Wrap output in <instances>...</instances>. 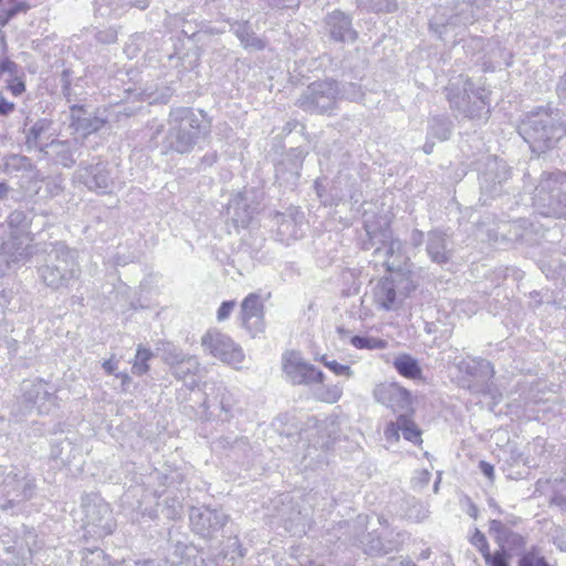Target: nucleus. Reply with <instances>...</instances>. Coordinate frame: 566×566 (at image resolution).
Listing matches in <instances>:
<instances>
[{
  "mask_svg": "<svg viewBox=\"0 0 566 566\" xmlns=\"http://www.w3.org/2000/svg\"><path fill=\"white\" fill-rule=\"evenodd\" d=\"M363 218L368 237V242H364L363 248L369 250L376 247L375 261L382 259V265L389 273L401 272L399 268L405 261L403 244L400 240L392 238L388 217L365 211Z\"/></svg>",
  "mask_w": 566,
  "mask_h": 566,
  "instance_id": "f257e3e1",
  "label": "nucleus"
},
{
  "mask_svg": "<svg viewBox=\"0 0 566 566\" xmlns=\"http://www.w3.org/2000/svg\"><path fill=\"white\" fill-rule=\"evenodd\" d=\"M46 263L38 269L41 281L52 290L66 289L81 276L77 251L64 242L50 244Z\"/></svg>",
  "mask_w": 566,
  "mask_h": 566,
  "instance_id": "f03ea898",
  "label": "nucleus"
},
{
  "mask_svg": "<svg viewBox=\"0 0 566 566\" xmlns=\"http://www.w3.org/2000/svg\"><path fill=\"white\" fill-rule=\"evenodd\" d=\"M209 134V126L193 109L178 107L169 114V129L166 146L179 154L190 153L196 144Z\"/></svg>",
  "mask_w": 566,
  "mask_h": 566,
  "instance_id": "7ed1b4c3",
  "label": "nucleus"
},
{
  "mask_svg": "<svg viewBox=\"0 0 566 566\" xmlns=\"http://www.w3.org/2000/svg\"><path fill=\"white\" fill-rule=\"evenodd\" d=\"M450 107L470 119L488 118L490 114V101L488 91L482 86H475L467 76L452 77L446 87Z\"/></svg>",
  "mask_w": 566,
  "mask_h": 566,
  "instance_id": "20e7f679",
  "label": "nucleus"
},
{
  "mask_svg": "<svg viewBox=\"0 0 566 566\" xmlns=\"http://www.w3.org/2000/svg\"><path fill=\"white\" fill-rule=\"evenodd\" d=\"M35 480L24 468L0 465V509L21 513L24 504L35 494Z\"/></svg>",
  "mask_w": 566,
  "mask_h": 566,
  "instance_id": "39448f33",
  "label": "nucleus"
},
{
  "mask_svg": "<svg viewBox=\"0 0 566 566\" xmlns=\"http://www.w3.org/2000/svg\"><path fill=\"white\" fill-rule=\"evenodd\" d=\"M340 96L338 83L334 80L317 81L311 83L298 97L296 105L307 113L324 114L332 111ZM359 87L350 83L344 88L342 97L357 99L360 97Z\"/></svg>",
  "mask_w": 566,
  "mask_h": 566,
  "instance_id": "423d86ee",
  "label": "nucleus"
},
{
  "mask_svg": "<svg viewBox=\"0 0 566 566\" xmlns=\"http://www.w3.org/2000/svg\"><path fill=\"white\" fill-rule=\"evenodd\" d=\"M489 0H457L453 13L448 17L444 12H437L430 19V28L433 30L441 40L448 41L450 32H453L455 38L459 32L458 28H465L472 24L483 13L484 8L488 6Z\"/></svg>",
  "mask_w": 566,
  "mask_h": 566,
  "instance_id": "0eeeda50",
  "label": "nucleus"
},
{
  "mask_svg": "<svg viewBox=\"0 0 566 566\" xmlns=\"http://www.w3.org/2000/svg\"><path fill=\"white\" fill-rule=\"evenodd\" d=\"M39 548L38 536L32 528L23 527L21 532L6 528L0 534V559L8 566L25 565Z\"/></svg>",
  "mask_w": 566,
  "mask_h": 566,
  "instance_id": "6e6552de",
  "label": "nucleus"
},
{
  "mask_svg": "<svg viewBox=\"0 0 566 566\" xmlns=\"http://www.w3.org/2000/svg\"><path fill=\"white\" fill-rule=\"evenodd\" d=\"M417 287L410 272H392L380 279L373 289L374 301L379 308L391 311Z\"/></svg>",
  "mask_w": 566,
  "mask_h": 566,
  "instance_id": "1a4fd4ad",
  "label": "nucleus"
},
{
  "mask_svg": "<svg viewBox=\"0 0 566 566\" xmlns=\"http://www.w3.org/2000/svg\"><path fill=\"white\" fill-rule=\"evenodd\" d=\"M566 178L564 174H551L535 189V205L541 213L566 219Z\"/></svg>",
  "mask_w": 566,
  "mask_h": 566,
  "instance_id": "9d476101",
  "label": "nucleus"
},
{
  "mask_svg": "<svg viewBox=\"0 0 566 566\" xmlns=\"http://www.w3.org/2000/svg\"><path fill=\"white\" fill-rule=\"evenodd\" d=\"M21 391L23 413H31L35 410L39 415H46L57 406L55 387L42 379L24 380L21 385Z\"/></svg>",
  "mask_w": 566,
  "mask_h": 566,
  "instance_id": "9b49d317",
  "label": "nucleus"
},
{
  "mask_svg": "<svg viewBox=\"0 0 566 566\" xmlns=\"http://www.w3.org/2000/svg\"><path fill=\"white\" fill-rule=\"evenodd\" d=\"M201 346L205 353L221 360L224 364L240 369L244 360V352L229 335L218 329H209L201 337Z\"/></svg>",
  "mask_w": 566,
  "mask_h": 566,
  "instance_id": "f8f14e48",
  "label": "nucleus"
},
{
  "mask_svg": "<svg viewBox=\"0 0 566 566\" xmlns=\"http://www.w3.org/2000/svg\"><path fill=\"white\" fill-rule=\"evenodd\" d=\"M283 373L293 385L321 384L324 374L313 365L307 364L298 352H286L282 357Z\"/></svg>",
  "mask_w": 566,
  "mask_h": 566,
  "instance_id": "ddd939ff",
  "label": "nucleus"
},
{
  "mask_svg": "<svg viewBox=\"0 0 566 566\" xmlns=\"http://www.w3.org/2000/svg\"><path fill=\"white\" fill-rule=\"evenodd\" d=\"M74 178L83 184L88 190L97 193H108L113 189L114 181L105 163L81 164L75 171Z\"/></svg>",
  "mask_w": 566,
  "mask_h": 566,
  "instance_id": "4468645a",
  "label": "nucleus"
},
{
  "mask_svg": "<svg viewBox=\"0 0 566 566\" xmlns=\"http://www.w3.org/2000/svg\"><path fill=\"white\" fill-rule=\"evenodd\" d=\"M377 402L390 408L396 413L412 411V397L410 391L397 382H382L377 385L373 391Z\"/></svg>",
  "mask_w": 566,
  "mask_h": 566,
  "instance_id": "2eb2a0df",
  "label": "nucleus"
},
{
  "mask_svg": "<svg viewBox=\"0 0 566 566\" xmlns=\"http://www.w3.org/2000/svg\"><path fill=\"white\" fill-rule=\"evenodd\" d=\"M192 531L201 537L209 538L228 522V516L220 510L192 507L189 514Z\"/></svg>",
  "mask_w": 566,
  "mask_h": 566,
  "instance_id": "dca6fc26",
  "label": "nucleus"
},
{
  "mask_svg": "<svg viewBox=\"0 0 566 566\" xmlns=\"http://www.w3.org/2000/svg\"><path fill=\"white\" fill-rule=\"evenodd\" d=\"M511 177V170L505 161L496 157L488 158L485 170L480 177L482 191L496 196L501 192L502 185Z\"/></svg>",
  "mask_w": 566,
  "mask_h": 566,
  "instance_id": "f3484780",
  "label": "nucleus"
},
{
  "mask_svg": "<svg viewBox=\"0 0 566 566\" xmlns=\"http://www.w3.org/2000/svg\"><path fill=\"white\" fill-rule=\"evenodd\" d=\"M240 318L242 326L252 337L264 331L263 303L260 295L251 293L242 301Z\"/></svg>",
  "mask_w": 566,
  "mask_h": 566,
  "instance_id": "a211bd4d",
  "label": "nucleus"
},
{
  "mask_svg": "<svg viewBox=\"0 0 566 566\" xmlns=\"http://www.w3.org/2000/svg\"><path fill=\"white\" fill-rule=\"evenodd\" d=\"M85 525L96 527L102 534L113 532L112 512L107 503L102 499L88 501L83 504Z\"/></svg>",
  "mask_w": 566,
  "mask_h": 566,
  "instance_id": "6ab92c4d",
  "label": "nucleus"
},
{
  "mask_svg": "<svg viewBox=\"0 0 566 566\" xmlns=\"http://www.w3.org/2000/svg\"><path fill=\"white\" fill-rule=\"evenodd\" d=\"M490 534L493 536L499 549H503L504 554L520 552L525 549L526 539L523 535L513 532L510 527L499 520L490 521Z\"/></svg>",
  "mask_w": 566,
  "mask_h": 566,
  "instance_id": "aec40b11",
  "label": "nucleus"
},
{
  "mask_svg": "<svg viewBox=\"0 0 566 566\" xmlns=\"http://www.w3.org/2000/svg\"><path fill=\"white\" fill-rule=\"evenodd\" d=\"M255 209L249 193L247 191L239 192L230 199L226 208V216L235 227L245 228L252 220Z\"/></svg>",
  "mask_w": 566,
  "mask_h": 566,
  "instance_id": "412c9836",
  "label": "nucleus"
},
{
  "mask_svg": "<svg viewBox=\"0 0 566 566\" xmlns=\"http://www.w3.org/2000/svg\"><path fill=\"white\" fill-rule=\"evenodd\" d=\"M325 28L329 38L336 42H354L357 32L352 27V19L339 10L329 13L325 19Z\"/></svg>",
  "mask_w": 566,
  "mask_h": 566,
  "instance_id": "4be33fe9",
  "label": "nucleus"
},
{
  "mask_svg": "<svg viewBox=\"0 0 566 566\" xmlns=\"http://www.w3.org/2000/svg\"><path fill=\"white\" fill-rule=\"evenodd\" d=\"M304 155L295 148L286 154L285 158L276 166L275 175L280 185L295 186L303 165Z\"/></svg>",
  "mask_w": 566,
  "mask_h": 566,
  "instance_id": "5701e85b",
  "label": "nucleus"
},
{
  "mask_svg": "<svg viewBox=\"0 0 566 566\" xmlns=\"http://www.w3.org/2000/svg\"><path fill=\"white\" fill-rule=\"evenodd\" d=\"M78 144L76 140H57L53 139L45 145L43 150L45 155L54 158V160L63 167L70 168L76 161V151Z\"/></svg>",
  "mask_w": 566,
  "mask_h": 566,
  "instance_id": "b1692460",
  "label": "nucleus"
},
{
  "mask_svg": "<svg viewBox=\"0 0 566 566\" xmlns=\"http://www.w3.org/2000/svg\"><path fill=\"white\" fill-rule=\"evenodd\" d=\"M426 250L430 260L438 264L447 263L452 255L446 233L440 230H432L428 233Z\"/></svg>",
  "mask_w": 566,
  "mask_h": 566,
  "instance_id": "393cba45",
  "label": "nucleus"
},
{
  "mask_svg": "<svg viewBox=\"0 0 566 566\" xmlns=\"http://www.w3.org/2000/svg\"><path fill=\"white\" fill-rule=\"evenodd\" d=\"M170 371L177 379L182 380L190 388L196 387L200 380V363L196 356H186Z\"/></svg>",
  "mask_w": 566,
  "mask_h": 566,
  "instance_id": "a878e982",
  "label": "nucleus"
},
{
  "mask_svg": "<svg viewBox=\"0 0 566 566\" xmlns=\"http://www.w3.org/2000/svg\"><path fill=\"white\" fill-rule=\"evenodd\" d=\"M219 413L218 417L222 421H230L242 412L240 401L237 399L233 392L224 387L218 388L217 394Z\"/></svg>",
  "mask_w": 566,
  "mask_h": 566,
  "instance_id": "bb28decb",
  "label": "nucleus"
},
{
  "mask_svg": "<svg viewBox=\"0 0 566 566\" xmlns=\"http://www.w3.org/2000/svg\"><path fill=\"white\" fill-rule=\"evenodd\" d=\"M234 34L240 40L241 44L249 50L260 51L264 49L265 43L262 39L258 38L253 30L247 22L237 23L232 27Z\"/></svg>",
  "mask_w": 566,
  "mask_h": 566,
  "instance_id": "cd10ccee",
  "label": "nucleus"
},
{
  "mask_svg": "<svg viewBox=\"0 0 566 566\" xmlns=\"http://www.w3.org/2000/svg\"><path fill=\"white\" fill-rule=\"evenodd\" d=\"M396 370L406 378L418 379L421 377L422 370L413 357L407 354L397 356L392 363Z\"/></svg>",
  "mask_w": 566,
  "mask_h": 566,
  "instance_id": "c85d7f7f",
  "label": "nucleus"
},
{
  "mask_svg": "<svg viewBox=\"0 0 566 566\" xmlns=\"http://www.w3.org/2000/svg\"><path fill=\"white\" fill-rule=\"evenodd\" d=\"M452 124L448 117L444 116H433L429 120L428 125V137L437 139L439 142H444L449 139L451 135Z\"/></svg>",
  "mask_w": 566,
  "mask_h": 566,
  "instance_id": "c756f323",
  "label": "nucleus"
},
{
  "mask_svg": "<svg viewBox=\"0 0 566 566\" xmlns=\"http://www.w3.org/2000/svg\"><path fill=\"white\" fill-rule=\"evenodd\" d=\"M359 543L363 551L369 555H386L392 551L391 547L387 546L379 536L374 533H368L360 539H356L355 544Z\"/></svg>",
  "mask_w": 566,
  "mask_h": 566,
  "instance_id": "7c9ffc66",
  "label": "nucleus"
},
{
  "mask_svg": "<svg viewBox=\"0 0 566 566\" xmlns=\"http://www.w3.org/2000/svg\"><path fill=\"white\" fill-rule=\"evenodd\" d=\"M400 433L405 440L415 446L422 443V432L409 415H400Z\"/></svg>",
  "mask_w": 566,
  "mask_h": 566,
  "instance_id": "2f4dec72",
  "label": "nucleus"
},
{
  "mask_svg": "<svg viewBox=\"0 0 566 566\" xmlns=\"http://www.w3.org/2000/svg\"><path fill=\"white\" fill-rule=\"evenodd\" d=\"M277 220V234L281 235V240L289 243L291 240L298 239L302 233L297 227L295 219L291 217H281Z\"/></svg>",
  "mask_w": 566,
  "mask_h": 566,
  "instance_id": "473e14b6",
  "label": "nucleus"
},
{
  "mask_svg": "<svg viewBox=\"0 0 566 566\" xmlns=\"http://www.w3.org/2000/svg\"><path fill=\"white\" fill-rule=\"evenodd\" d=\"M50 125L51 123L48 119H39L35 122L28 133L27 143L39 147L40 150L43 151L48 144L43 142V135L50 128Z\"/></svg>",
  "mask_w": 566,
  "mask_h": 566,
  "instance_id": "72a5a7b5",
  "label": "nucleus"
},
{
  "mask_svg": "<svg viewBox=\"0 0 566 566\" xmlns=\"http://www.w3.org/2000/svg\"><path fill=\"white\" fill-rule=\"evenodd\" d=\"M454 365L458 367V369L462 373H465L467 375L474 376L479 373V370L482 369H492L491 364L485 359H478V358H460L458 357L454 359Z\"/></svg>",
  "mask_w": 566,
  "mask_h": 566,
  "instance_id": "f704fd0d",
  "label": "nucleus"
},
{
  "mask_svg": "<svg viewBox=\"0 0 566 566\" xmlns=\"http://www.w3.org/2000/svg\"><path fill=\"white\" fill-rule=\"evenodd\" d=\"M153 353L150 349L139 346L137 348L132 371L134 375L142 376L146 374L149 369L148 360L151 358Z\"/></svg>",
  "mask_w": 566,
  "mask_h": 566,
  "instance_id": "c9c22d12",
  "label": "nucleus"
},
{
  "mask_svg": "<svg viewBox=\"0 0 566 566\" xmlns=\"http://www.w3.org/2000/svg\"><path fill=\"white\" fill-rule=\"evenodd\" d=\"M158 352H160L161 359L169 365L170 369L187 356L181 349L170 343L163 344Z\"/></svg>",
  "mask_w": 566,
  "mask_h": 566,
  "instance_id": "e433bc0d",
  "label": "nucleus"
},
{
  "mask_svg": "<svg viewBox=\"0 0 566 566\" xmlns=\"http://www.w3.org/2000/svg\"><path fill=\"white\" fill-rule=\"evenodd\" d=\"M350 344L357 349H382L386 347V342L379 338L369 336H353Z\"/></svg>",
  "mask_w": 566,
  "mask_h": 566,
  "instance_id": "4c0bfd02",
  "label": "nucleus"
},
{
  "mask_svg": "<svg viewBox=\"0 0 566 566\" xmlns=\"http://www.w3.org/2000/svg\"><path fill=\"white\" fill-rule=\"evenodd\" d=\"M547 564L545 557L535 546L525 551L518 559V566H546Z\"/></svg>",
  "mask_w": 566,
  "mask_h": 566,
  "instance_id": "58836bf2",
  "label": "nucleus"
},
{
  "mask_svg": "<svg viewBox=\"0 0 566 566\" xmlns=\"http://www.w3.org/2000/svg\"><path fill=\"white\" fill-rule=\"evenodd\" d=\"M338 427L337 418H326L321 424H319V431L326 430L327 439H322V441H316V443L319 444L323 449H328L331 443L337 439V431L336 428Z\"/></svg>",
  "mask_w": 566,
  "mask_h": 566,
  "instance_id": "ea45409f",
  "label": "nucleus"
},
{
  "mask_svg": "<svg viewBox=\"0 0 566 566\" xmlns=\"http://www.w3.org/2000/svg\"><path fill=\"white\" fill-rule=\"evenodd\" d=\"M360 7L376 12H392L397 10L396 0H357Z\"/></svg>",
  "mask_w": 566,
  "mask_h": 566,
  "instance_id": "a19ab883",
  "label": "nucleus"
},
{
  "mask_svg": "<svg viewBox=\"0 0 566 566\" xmlns=\"http://www.w3.org/2000/svg\"><path fill=\"white\" fill-rule=\"evenodd\" d=\"M319 361L323 363L324 366L333 371L336 376H344L346 378H352L354 376V371L348 365L339 364L335 359H328L326 355H323L319 358Z\"/></svg>",
  "mask_w": 566,
  "mask_h": 566,
  "instance_id": "79ce46f5",
  "label": "nucleus"
},
{
  "mask_svg": "<svg viewBox=\"0 0 566 566\" xmlns=\"http://www.w3.org/2000/svg\"><path fill=\"white\" fill-rule=\"evenodd\" d=\"M343 395V388L340 385H333L331 387H323L318 389L317 397L319 400L328 403L337 402Z\"/></svg>",
  "mask_w": 566,
  "mask_h": 566,
  "instance_id": "37998d69",
  "label": "nucleus"
},
{
  "mask_svg": "<svg viewBox=\"0 0 566 566\" xmlns=\"http://www.w3.org/2000/svg\"><path fill=\"white\" fill-rule=\"evenodd\" d=\"M470 543L478 548L483 558L488 557L491 553L488 539L479 528L474 530L472 536L470 537Z\"/></svg>",
  "mask_w": 566,
  "mask_h": 566,
  "instance_id": "c03bdc74",
  "label": "nucleus"
},
{
  "mask_svg": "<svg viewBox=\"0 0 566 566\" xmlns=\"http://www.w3.org/2000/svg\"><path fill=\"white\" fill-rule=\"evenodd\" d=\"M552 503L566 514V481L560 482L556 486L552 497Z\"/></svg>",
  "mask_w": 566,
  "mask_h": 566,
  "instance_id": "a18cd8bd",
  "label": "nucleus"
},
{
  "mask_svg": "<svg viewBox=\"0 0 566 566\" xmlns=\"http://www.w3.org/2000/svg\"><path fill=\"white\" fill-rule=\"evenodd\" d=\"M106 123L105 118L95 116L93 118H84L78 122L77 128H83L87 133L99 130Z\"/></svg>",
  "mask_w": 566,
  "mask_h": 566,
  "instance_id": "49530a36",
  "label": "nucleus"
},
{
  "mask_svg": "<svg viewBox=\"0 0 566 566\" xmlns=\"http://www.w3.org/2000/svg\"><path fill=\"white\" fill-rule=\"evenodd\" d=\"M509 554H504L503 549H497L493 554L490 553L488 557H484L488 566H509Z\"/></svg>",
  "mask_w": 566,
  "mask_h": 566,
  "instance_id": "de8ad7c7",
  "label": "nucleus"
},
{
  "mask_svg": "<svg viewBox=\"0 0 566 566\" xmlns=\"http://www.w3.org/2000/svg\"><path fill=\"white\" fill-rule=\"evenodd\" d=\"M45 189L50 197L59 196L64 189L63 178L61 176H55L48 179L45 182Z\"/></svg>",
  "mask_w": 566,
  "mask_h": 566,
  "instance_id": "09e8293b",
  "label": "nucleus"
},
{
  "mask_svg": "<svg viewBox=\"0 0 566 566\" xmlns=\"http://www.w3.org/2000/svg\"><path fill=\"white\" fill-rule=\"evenodd\" d=\"M384 436L387 441L397 442L400 436V415L396 421L389 422L384 431Z\"/></svg>",
  "mask_w": 566,
  "mask_h": 566,
  "instance_id": "8fccbe9b",
  "label": "nucleus"
},
{
  "mask_svg": "<svg viewBox=\"0 0 566 566\" xmlns=\"http://www.w3.org/2000/svg\"><path fill=\"white\" fill-rule=\"evenodd\" d=\"M220 443L223 447H229L231 450H240L245 452L249 448V441L245 437L235 438L233 441H230L229 438H223L220 440Z\"/></svg>",
  "mask_w": 566,
  "mask_h": 566,
  "instance_id": "3c124183",
  "label": "nucleus"
},
{
  "mask_svg": "<svg viewBox=\"0 0 566 566\" xmlns=\"http://www.w3.org/2000/svg\"><path fill=\"white\" fill-rule=\"evenodd\" d=\"M235 306L234 301H224L221 303L220 307L217 312V318L219 322L226 321L229 318L230 314L232 313L233 308Z\"/></svg>",
  "mask_w": 566,
  "mask_h": 566,
  "instance_id": "603ef678",
  "label": "nucleus"
},
{
  "mask_svg": "<svg viewBox=\"0 0 566 566\" xmlns=\"http://www.w3.org/2000/svg\"><path fill=\"white\" fill-rule=\"evenodd\" d=\"M96 39L103 43H114L117 40V31L113 28L98 31L96 34Z\"/></svg>",
  "mask_w": 566,
  "mask_h": 566,
  "instance_id": "864d4df0",
  "label": "nucleus"
},
{
  "mask_svg": "<svg viewBox=\"0 0 566 566\" xmlns=\"http://www.w3.org/2000/svg\"><path fill=\"white\" fill-rule=\"evenodd\" d=\"M272 8H295L300 0H266Z\"/></svg>",
  "mask_w": 566,
  "mask_h": 566,
  "instance_id": "5fc2aeb1",
  "label": "nucleus"
},
{
  "mask_svg": "<svg viewBox=\"0 0 566 566\" xmlns=\"http://www.w3.org/2000/svg\"><path fill=\"white\" fill-rule=\"evenodd\" d=\"M17 69L18 65L7 57L0 62V73H8L10 75H14L17 73Z\"/></svg>",
  "mask_w": 566,
  "mask_h": 566,
  "instance_id": "6e6d98bb",
  "label": "nucleus"
},
{
  "mask_svg": "<svg viewBox=\"0 0 566 566\" xmlns=\"http://www.w3.org/2000/svg\"><path fill=\"white\" fill-rule=\"evenodd\" d=\"M409 241L413 248H419L424 241V233L418 229H415L410 233Z\"/></svg>",
  "mask_w": 566,
  "mask_h": 566,
  "instance_id": "4d7b16f0",
  "label": "nucleus"
},
{
  "mask_svg": "<svg viewBox=\"0 0 566 566\" xmlns=\"http://www.w3.org/2000/svg\"><path fill=\"white\" fill-rule=\"evenodd\" d=\"M14 103L9 102L3 96H0V115L8 116L14 111Z\"/></svg>",
  "mask_w": 566,
  "mask_h": 566,
  "instance_id": "13d9d810",
  "label": "nucleus"
},
{
  "mask_svg": "<svg viewBox=\"0 0 566 566\" xmlns=\"http://www.w3.org/2000/svg\"><path fill=\"white\" fill-rule=\"evenodd\" d=\"M8 88L14 96H19L22 92H24L25 86L22 81L13 80L9 83Z\"/></svg>",
  "mask_w": 566,
  "mask_h": 566,
  "instance_id": "bf43d9fd",
  "label": "nucleus"
},
{
  "mask_svg": "<svg viewBox=\"0 0 566 566\" xmlns=\"http://www.w3.org/2000/svg\"><path fill=\"white\" fill-rule=\"evenodd\" d=\"M479 468L481 472L491 481L494 479V468L491 463L486 461H480Z\"/></svg>",
  "mask_w": 566,
  "mask_h": 566,
  "instance_id": "052dcab7",
  "label": "nucleus"
},
{
  "mask_svg": "<svg viewBox=\"0 0 566 566\" xmlns=\"http://www.w3.org/2000/svg\"><path fill=\"white\" fill-rule=\"evenodd\" d=\"M557 94L559 98L566 101V71L557 85Z\"/></svg>",
  "mask_w": 566,
  "mask_h": 566,
  "instance_id": "680f3d73",
  "label": "nucleus"
},
{
  "mask_svg": "<svg viewBox=\"0 0 566 566\" xmlns=\"http://www.w3.org/2000/svg\"><path fill=\"white\" fill-rule=\"evenodd\" d=\"M103 368L108 375H112L117 369V361H115L113 358L107 359L103 363Z\"/></svg>",
  "mask_w": 566,
  "mask_h": 566,
  "instance_id": "e2e57ef3",
  "label": "nucleus"
},
{
  "mask_svg": "<svg viewBox=\"0 0 566 566\" xmlns=\"http://www.w3.org/2000/svg\"><path fill=\"white\" fill-rule=\"evenodd\" d=\"M62 80H63L62 92H63L64 96L67 98V101H70L71 87H70V82H69L66 72H63Z\"/></svg>",
  "mask_w": 566,
  "mask_h": 566,
  "instance_id": "0e129e2a",
  "label": "nucleus"
},
{
  "mask_svg": "<svg viewBox=\"0 0 566 566\" xmlns=\"http://www.w3.org/2000/svg\"><path fill=\"white\" fill-rule=\"evenodd\" d=\"M150 0H134L132 2V7H135L140 10H145L149 7Z\"/></svg>",
  "mask_w": 566,
  "mask_h": 566,
  "instance_id": "69168bd1",
  "label": "nucleus"
},
{
  "mask_svg": "<svg viewBox=\"0 0 566 566\" xmlns=\"http://www.w3.org/2000/svg\"><path fill=\"white\" fill-rule=\"evenodd\" d=\"M431 139H432V138H429V137L427 136V142H426V143H424V145H423V151H424L426 154H431V153H432V150H433V146H434V144H433V142H432Z\"/></svg>",
  "mask_w": 566,
  "mask_h": 566,
  "instance_id": "338daca9",
  "label": "nucleus"
},
{
  "mask_svg": "<svg viewBox=\"0 0 566 566\" xmlns=\"http://www.w3.org/2000/svg\"><path fill=\"white\" fill-rule=\"evenodd\" d=\"M557 275L563 280V282L566 284V264H560L559 270L557 272Z\"/></svg>",
  "mask_w": 566,
  "mask_h": 566,
  "instance_id": "774afa93",
  "label": "nucleus"
}]
</instances>
